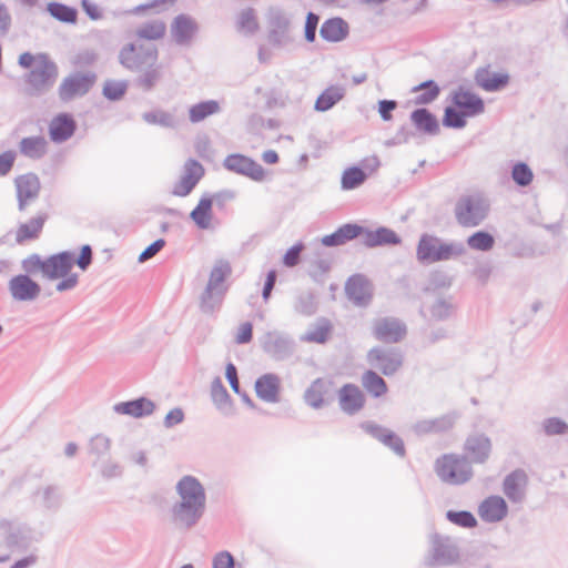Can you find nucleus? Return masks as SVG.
Here are the masks:
<instances>
[{"mask_svg":"<svg viewBox=\"0 0 568 568\" xmlns=\"http://www.w3.org/2000/svg\"><path fill=\"white\" fill-rule=\"evenodd\" d=\"M459 549L455 540L448 536L433 534L429 538V550L425 558L428 567H446L458 562Z\"/></svg>","mask_w":568,"mask_h":568,"instance_id":"423d86ee","label":"nucleus"},{"mask_svg":"<svg viewBox=\"0 0 568 568\" xmlns=\"http://www.w3.org/2000/svg\"><path fill=\"white\" fill-rule=\"evenodd\" d=\"M348 34V24L342 18H332L323 22L320 36L328 42H339Z\"/></svg>","mask_w":568,"mask_h":568,"instance_id":"f704fd0d","label":"nucleus"},{"mask_svg":"<svg viewBox=\"0 0 568 568\" xmlns=\"http://www.w3.org/2000/svg\"><path fill=\"white\" fill-rule=\"evenodd\" d=\"M457 415L455 413H450L432 419L418 420L413 425L412 429L417 436L442 434L450 430L454 427Z\"/></svg>","mask_w":568,"mask_h":568,"instance_id":"412c9836","label":"nucleus"},{"mask_svg":"<svg viewBox=\"0 0 568 568\" xmlns=\"http://www.w3.org/2000/svg\"><path fill=\"white\" fill-rule=\"evenodd\" d=\"M190 217L201 230L209 229L212 220V199L203 196L191 212Z\"/></svg>","mask_w":568,"mask_h":568,"instance_id":"ea45409f","label":"nucleus"},{"mask_svg":"<svg viewBox=\"0 0 568 568\" xmlns=\"http://www.w3.org/2000/svg\"><path fill=\"white\" fill-rule=\"evenodd\" d=\"M326 384L322 378L315 379L304 393L305 403L312 408L318 409L324 405Z\"/></svg>","mask_w":568,"mask_h":568,"instance_id":"37998d69","label":"nucleus"},{"mask_svg":"<svg viewBox=\"0 0 568 568\" xmlns=\"http://www.w3.org/2000/svg\"><path fill=\"white\" fill-rule=\"evenodd\" d=\"M373 334L384 343H398L406 335V325L395 317H382L374 321Z\"/></svg>","mask_w":568,"mask_h":568,"instance_id":"4468645a","label":"nucleus"},{"mask_svg":"<svg viewBox=\"0 0 568 568\" xmlns=\"http://www.w3.org/2000/svg\"><path fill=\"white\" fill-rule=\"evenodd\" d=\"M9 291L13 300L27 302L34 301L39 296L41 287L28 274H20L9 281Z\"/></svg>","mask_w":568,"mask_h":568,"instance_id":"6ab92c4d","label":"nucleus"},{"mask_svg":"<svg viewBox=\"0 0 568 568\" xmlns=\"http://www.w3.org/2000/svg\"><path fill=\"white\" fill-rule=\"evenodd\" d=\"M345 293L356 306H367L372 300V285L364 275L355 274L347 280Z\"/></svg>","mask_w":568,"mask_h":568,"instance_id":"a211bd4d","label":"nucleus"},{"mask_svg":"<svg viewBox=\"0 0 568 568\" xmlns=\"http://www.w3.org/2000/svg\"><path fill=\"white\" fill-rule=\"evenodd\" d=\"M465 452L474 463H485L491 450V442L484 434H476L467 437L465 442Z\"/></svg>","mask_w":568,"mask_h":568,"instance_id":"bb28decb","label":"nucleus"},{"mask_svg":"<svg viewBox=\"0 0 568 568\" xmlns=\"http://www.w3.org/2000/svg\"><path fill=\"white\" fill-rule=\"evenodd\" d=\"M223 166L230 172L246 176L255 182H262L266 178V171L260 163L240 153L227 155L223 161Z\"/></svg>","mask_w":568,"mask_h":568,"instance_id":"9b49d317","label":"nucleus"},{"mask_svg":"<svg viewBox=\"0 0 568 568\" xmlns=\"http://www.w3.org/2000/svg\"><path fill=\"white\" fill-rule=\"evenodd\" d=\"M281 378L273 373H266L255 381L256 396L266 403L280 400Z\"/></svg>","mask_w":568,"mask_h":568,"instance_id":"5701e85b","label":"nucleus"},{"mask_svg":"<svg viewBox=\"0 0 568 568\" xmlns=\"http://www.w3.org/2000/svg\"><path fill=\"white\" fill-rule=\"evenodd\" d=\"M211 396L219 408L230 403L231 397L220 377L214 378L212 382Z\"/></svg>","mask_w":568,"mask_h":568,"instance_id":"680f3d73","label":"nucleus"},{"mask_svg":"<svg viewBox=\"0 0 568 568\" xmlns=\"http://www.w3.org/2000/svg\"><path fill=\"white\" fill-rule=\"evenodd\" d=\"M363 243L367 247L397 245L400 237L390 229L381 226L375 231L364 229Z\"/></svg>","mask_w":568,"mask_h":568,"instance_id":"473e14b6","label":"nucleus"},{"mask_svg":"<svg viewBox=\"0 0 568 568\" xmlns=\"http://www.w3.org/2000/svg\"><path fill=\"white\" fill-rule=\"evenodd\" d=\"M367 359L386 376L395 374L403 365V354L395 347H374L368 352Z\"/></svg>","mask_w":568,"mask_h":568,"instance_id":"f8f14e48","label":"nucleus"},{"mask_svg":"<svg viewBox=\"0 0 568 568\" xmlns=\"http://www.w3.org/2000/svg\"><path fill=\"white\" fill-rule=\"evenodd\" d=\"M111 447V440L110 438L103 436V435H95L90 440V453L95 455L97 458H100L104 455H106Z\"/></svg>","mask_w":568,"mask_h":568,"instance_id":"69168bd1","label":"nucleus"},{"mask_svg":"<svg viewBox=\"0 0 568 568\" xmlns=\"http://www.w3.org/2000/svg\"><path fill=\"white\" fill-rule=\"evenodd\" d=\"M179 499L171 507V519L183 530L194 528L206 510V491L201 481L191 475L183 476L175 485Z\"/></svg>","mask_w":568,"mask_h":568,"instance_id":"f257e3e1","label":"nucleus"},{"mask_svg":"<svg viewBox=\"0 0 568 568\" xmlns=\"http://www.w3.org/2000/svg\"><path fill=\"white\" fill-rule=\"evenodd\" d=\"M366 180L365 172L353 166L344 171L342 175V189L344 190H353L363 184Z\"/></svg>","mask_w":568,"mask_h":568,"instance_id":"6e6d98bb","label":"nucleus"},{"mask_svg":"<svg viewBox=\"0 0 568 568\" xmlns=\"http://www.w3.org/2000/svg\"><path fill=\"white\" fill-rule=\"evenodd\" d=\"M467 115L462 110L454 106H446L443 116V125L453 129H463L466 126Z\"/></svg>","mask_w":568,"mask_h":568,"instance_id":"864d4df0","label":"nucleus"},{"mask_svg":"<svg viewBox=\"0 0 568 568\" xmlns=\"http://www.w3.org/2000/svg\"><path fill=\"white\" fill-rule=\"evenodd\" d=\"M34 496L39 499L41 507L51 510L60 506L59 488L53 485L39 488Z\"/></svg>","mask_w":568,"mask_h":568,"instance_id":"de8ad7c7","label":"nucleus"},{"mask_svg":"<svg viewBox=\"0 0 568 568\" xmlns=\"http://www.w3.org/2000/svg\"><path fill=\"white\" fill-rule=\"evenodd\" d=\"M295 311L302 315L311 316L316 312V303L312 293L301 294L295 303Z\"/></svg>","mask_w":568,"mask_h":568,"instance_id":"0e129e2a","label":"nucleus"},{"mask_svg":"<svg viewBox=\"0 0 568 568\" xmlns=\"http://www.w3.org/2000/svg\"><path fill=\"white\" fill-rule=\"evenodd\" d=\"M95 80L94 74L74 73L63 79L59 87V98L64 101H71L75 97L84 95L89 92Z\"/></svg>","mask_w":568,"mask_h":568,"instance_id":"ddd939ff","label":"nucleus"},{"mask_svg":"<svg viewBox=\"0 0 568 568\" xmlns=\"http://www.w3.org/2000/svg\"><path fill=\"white\" fill-rule=\"evenodd\" d=\"M47 220V214H40L32 217L29 222L21 224L17 231V241L22 243L27 240H33L39 236L43 224Z\"/></svg>","mask_w":568,"mask_h":568,"instance_id":"a19ab883","label":"nucleus"},{"mask_svg":"<svg viewBox=\"0 0 568 568\" xmlns=\"http://www.w3.org/2000/svg\"><path fill=\"white\" fill-rule=\"evenodd\" d=\"M74 264V253L63 251L53 254L44 260L43 277L48 280H58L67 276Z\"/></svg>","mask_w":568,"mask_h":568,"instance_id":"2eb2a0df","label":"nucleus"},{"mask_svg":"<svg viewBox=\"0 0 568 568\" xmlns=\"http://www.w3.org/2000/svg\"><path fill=\"white\" fill-rule=\"evenodd\" d=\"M489 204L480 195L462 196L455 204V217L464 227H475L487 216Z\"/></svg>","mask_w":568,"mask_h":568,"instance_id":"0eeeda50","label":"nucleus"},{"mask_svg":"<svg viewBox=\"0 0 568 568\" xmlns=\"http://www.w3.org/2000/svg\"><path fill=\"white\" fill-rule=\"evenodd\" d=\"M363 387L374 397H381L386 394V382L374 371H367L362 376Z\"/></svg>","mask_w":568,"mask_h":568,"instance_id":"a18cd8bd","label":"nucleus"},{"mask_svg":"<svg viewBox=\"0 0 568 568\" xmlns=\"http://www.w3.org/2000/svg\"><path fill=\"white\" fill-rule=\"evenodd\" d=\"M361 427L365 433H367L382 444H385L387 440L392 439L397 440V435L393 430L383 427L374 422H364L361 424Z\"/></svg>","mask_w":568,"mask_h":568,"instance_id":"3c124183","label":"nucleus"},{"mask_svg":"<svg viewBox=\"0 0 568 568\" xmlns=\"http://www.w3.org/2000/svg\"><path fill=\"white\" fill-rule=\"evenodd\" d=\"M331 332V324L326 320H322L321 323L314 328L306 332L301 341L308 343L323 344L328 339Z\"/></svg>","mask_w":568,"mask_h":568,"instance_id":"5fc2aeb1","label":"nucleus"},{"mask_svg":"<svg viewBox=\"0 0 568 568\" xmlns=\"http://www.w3.org/2000/svg\"><path fill=\"white\" fill-rule=\"evenodd\" d=\"M508 507L499 496L486 498L478 508V514L484 521L498 523L507 516Z\"/></svg>","mask_w":568,"mask_h":568,"instance_id":"cd10ccee","label":"nucleus"},{"mask_svg":"<svg viewBox=\"0 0 568 568\" xmlns=\"http://www.w3.org/2000/svg\"><path fill=\"white\" fill-rule=\"evenodd\" d=\"M345 97V88L342 85H331L325 89L316 99L314 109L318 112L331 110Z\"/></svg>","mask_w":568,"mask_h":568,"instance_id":"4c0bfd02","label":"nucleus"},{"mask_svg":"<svg viewBox=\"0 0 568 568\" xmlns=\"http://www.w3.org/2000/svg\"><path fill=\"white\" fill-rule=\"evenodd\" d=\"M22 268L28 274H37L40 272L43 275L44 260L38 254H32L22 261Z\"/></svg>","mask_w":568,"mask_h":568,"instance_id":"338daca9","label":"nucleus"},{"mask_svg":"<svg viewBox=\"0 0 568 568\" xmlns=\"http://www.w3.org/2000/svg\"><path fill=\"white\" fill-rule=\"evenodd\" d=\"M453 104L465 112L467 116H476L485 111L483 99L469 90L459 87L452 94Z\"/></svg>","mask_w":568,"mask_h":568,"instance_id":"aec40b11","label":"nucleus"},{"mask_svg":"<svg viewBox=\"0 0 568 568\" xmlns=\"http://www.w3.org/2000/svg\"><path fill=\"white\" fill-rule=\"evenodd\" d=\"M452 298H437L430 307L432 317L437 321L447 320L454 312Z\"/></svg>","mask_w":568,"mask_h":568,"instance_id":"13d9d810","label":"nucleus"},{"mask_svg":"<svg viewBox=\"0 0 568 568\" xmlns=\"http://www.w3.org/2000/svg\"><path fill=\"white\" fill-rule=\"evenodd\" d=\"M467 252L460 241H444L438 236L424 233L417 244L416 257L422 264H433L456 260Z\"/></svg>","mask_w":568,"mask_h":568,"instance_id":"7ed1b4c3","label":"nucleus"},{"mask_svg":"<svg viewBox=\"0 0 568 568\" xmlns=\"http://www.w3.org/2000/svg\"><path fill=\"white\" fill-rule=\"evenodd\" d=\"M439 479L448 485H463L473 477V468L465 456L445 454L435 462Z\"/></svg>","mask_w":568,"mask_h":568,"instance_id":"20e7f679","label":"nucleus"},{"mask_svg":"<svg viewBox=\"0 0 568 568\" xmlns=\"http://www.w3.org/2000/svg\"><path fill=\"white\" fill-rule=\"evenodd\" d=\"M113 409L121 415L142 418L154 413L155 404L146 397H140L133 400L118 403L114 405Z\"/></svg>","mask_w":568,"mask_h":568,"instance_id":"a878e982","label":"nucleus"},{"mask_svg":"<svg viewBox=\"0 0 568 568\" xmlns=\"http://www.w3.org/2000/svg\"><path fill=\"white\" fill-rule=\"evenodd\" d=\"M364 233V227L354 223H346L339 226L334 233L322 237L321 242L324 246H341Z\"/></svg>","mask_w":568,"mask_h":568,"instance_id":"c756f323","label":"nucleus"},{"mask_svg":"<svg viewBox=\"0 0 568 568\" xmlns=\"http://www.w3.org/2000/svg\"><path fill=\"white\" fill-rule=\"evenodd\" d=\"M232 266L229 261L220 258L216 260L210 276L206 286L213 290H226L227 286L224 284L225 280L231 276Z\"/></svg>","mask_w":568,"mask_h":568,"instance_id":"e433bc0d","label":"nucleus"},{"mask_svg":"<svg viewBox=\"0 0 568 568\" xmlns=\"http://www.w3.org/2000/svg\"><path fill=\"white\" fill-rule=\"evenodd\" d=\"M128 90L126 81L108 80L103 85V95L111 100H120Z\"/></svg>","mask_w":568,"mask_h":568,"instance_id":"052dcab7","label":"nucleus"},{"mask_svg":"<svg viewBox=\"0 0 568 568\" xmlns=\"http://www.w3.org/2000/svg\"><path fill=\"white\" fill-rule=\"evenodd\" d=\"M19 152L30 160H41L48 153V141L43 135H33L21 139Z\"/></svg>","mask_w":568,"mask_h":568,"instance_id":"72a5a7b5","label":"nucleus"},{"mask_svg":"<svg viewBox=\"0 0 568 568\" xmlns=\"http://www.w3.org/2000/svg\"><path fill=\"white\" fill-rule=\"evenodd\" d=\"M237 31L247 36L254 34L258 30L256 12L253 8L242 10L237 16Z\"/></svg>","mask_w":568,"mask_h":568,"instance_id":"49530a36","label":"nucleus"},{"mask_svg":"<svg viewBox=\"0 0 568 568\" xmlns=\"http://www.w3.org/2000/svg\"><path fill=\"white\" fill-rule=\"evenodd\" d=\"M0 529L3 534L4 546L11 551L27 552L41 539L34 528L27 524L1 519Z\"/></svg>","mask_w":568,"mask_h":568,"instance_id":"39448f33","label":"nucleus"},{"mask_svg":"<svg viewBox=\"0 0 568 568\" xmlns=\"http://www.w3.org/2000/svg\"><path fill=\"white\" fill-rule=\"evenodd\" d=\"M220 104L215 100H207L192 105L189 110V119L192 123H199L207 116L219 113Z\"/></svg>","mask_w":568,"mask_h":568,"instance_id":"79ce46f5","label":"nucleus"},{"mask_svg":"<svg viewBox=\"0 0 568 568\" xmlns=\"http://www.w3.org/2000/svg\"><path fill=\"white\" fill-rule=\"evenodd\" d=\"M17 183V195L19 201V210H26V206L29 201L34 200L39 195L40 191V181L39 178L29 173L26 175H21L16 180Z\"/></svg>","mask_w":568,"mask_h":568,"instance_id":"393cba45","label":"nucleus"},{"mask_svg":"<svg viewBox=\"0 0 568 568\" xmlns=\"http://www.w3.org/2000/svg\"><path fill=\"white\" fill-rule=\"evenodd\" d=\"M542 429L547 436L565 435L568 433V424L558 417H549L542 422Z\"/></svg>","mask_w":568,"mask_h":568,"instance_id":"e2e57ef3","label":"nucleus"},{"mask_svg":"<svg viewBox=\"0 0 568 568\" xmlns=\"http://www.w3.org/2000/svg\"><path fill=\"white\" fill-rule=\"evenodd\" d=\"M513 181L521 187L528 186L534 180L531 169L525 162H517L511 169Z\"/></svg>","mask_w":568,"mask_h":568,"instance_id":"4d7b16f0","label":"nucleus"},{"mask_svg":"<svg viewBox=\"0 0 568 568\" xmlns=\"http://www.w3.org/2000/svg\"><path fill=\"white\" fill-rule=\"evenodd\" d=\"M212 568H235V559L231 552L220 551L213 557Z\"/></svg>","mask_w":568,"mask_h":568,"instance_id":"774afa93","label":"nucleus"},{"mask_svg":"<svg viewBox=\"0 0 568 568\" xmlns=\"http://www.w3.org/2000/svg\"><path fill=\"white\" fill-rule=\"evenodd\" d=\"M165 22L156 19L140 24L135 30V36L139 39L155 41L162 39L165 36Z\"/></svg>","mask_w":568,"mask_h":568,"instance_id":"58836bf2","label":"nucleus"},{"mask_svg":"<svg viewBox=\"0 0 568 568\" xmlns=\"http://www.w3.org/2000/svg\"><path fill=\"white\" fill-rule=\"evenodd\" d=\"M446 518L450 523H453L457 526L464 527V528H473L477 525V520H476L475 516L470 511H467V510H460V511L448 510L446 513Z\"/></svg>","mask_w":568,"mask_h":568,"instance_id":"bf43d9fd","label":"nucleus"},{"mask_svg":"<svg viewBox=\"0 0 568 568\" xmlns=\"http://www.w3.org/2000/svg\"><path fill=\"white\" fill-rule=\"evenodd\" d=\"M262 349L276 361L288 358L294 352V341L285 333L270 331L260 338Z\"/></svg>","mask_w":568,"mask_h":568,"instance_id":"9d476101","label":"nucleus"},{"mask_svg":"<svg viewBox=\"0 0 568 568\" xmlns=\"http://www.w3.org/2000/svg\"><path fill=\"white\" fill-rule=\"evenodd\" d=\"M267 40L277 49L285 48L294 42L291 30V19L281 8H270L266 13Z\"/></svg>","mask_w":568,"mask_h":568,"instance_id":"6e6552de","label":"nucleus"},{"mask_svg":"<svg viewBox=\"0 0 568 568\" xmlns=\"http://www.w3.org/2000/svg\"><path fill=\"white\" fill-rule=\"evenodd\" d=\"M77 123L69 113H59L49 124V135L54 143L68 141L75 132Z\"/></svg>","mask_w":568,"mask_h":568,"instance_id":"4be33fe9","label":"nucleus"},{"mask_svg":"<svg viewBox=\"0 0 568 568\" xmlns=\"http://www.w3.org/2000/svg\"><path fill=\"white\" fill-rule=\"evenodd\" d=\"M410 121L416 130L427 135H437L440 131L437 118L425 108H419L410 113Z\"/></svg>","mask_w":568,"mask_h":568,"instance_id":"2f4dec72","label":"nucleus"},{"mask_svg":"<svg viewBox=\"0 0 568 568\" xmlns=\"http://www.w3.org/2000/svg\"><path fill=\"white\" fill-rule=\"evenodd\" d=\"M419 91H422V93L416 95V98H415V103L418 105H425V104L432 103L433 101H435L438 98V95L440 93L439 87L433 80L424 81L413 88V92H419Z\"/></svg>","mask_w":568,"mask_h":568,"instance_id":"c03bdc74","label":"nucleus"},{"mask_svg":"<svg viewBox=\"0 0 568 568\" xmlns=\"http://www.w3.org/2000/svg\"><path fill=\"white\" fill-rule=\"evenodd\" d=\"M226 290H213L205 286L200 296V310L206 315H213L220 311Z\"/></svg>","mask_w":568,"mask_h":568,"instance_id":"c9c22d12","label":"nucleus"},{"mask_svg":"<svg viewBox=\"0 0 568 568\" xmlns=\"http://www.w3.org/2000/svg\"><path fill=\"white\" fill-rule=\"evenodd\" d=\"M475 81L483 90L487 92H496L508 84L509 75L507 73L493 72L489 67H484L476 71Z\"/></svg>","mask_w":568,"mask_h":568,"instance_id":"c85d7f7f","label":"nucleus"},{"mask_svg":"<svg viewBox=\"0 0 568 568\" xmlns=\"http://www.w3.org/2000/svg\"><path fill=\"white\" fill-rule=\"evenodd\" d=\"M57 77L58 68L55 63L49 60L45 54H40L27 81L31 85L33 93L40 94L53 85Z\"/></svg>","mask_w":568,"mask_h":568,"instance_id":"1a4fd4ad","label":"nucleus"},{"mask_svg":"<svg viewBox=\"0 0 568 568\" xmlns=\"http://www.w3.org/2000/svg\"><path fill=\"white\" fill-rule=\"evenodd\" d=\"M170 31L176 44L190 45L199 31V24L191 16L181 13L173 19Z\"/></svg>","mask_w":568,"mask_h":568,"instance_id":"dca6fc26","label":"nucleus"},{"mask_svg":"<svg viewBox=\"0 0 568 568\" xmlns=\"http://www.w3.org/2000/svg\"><path fill=\"white\" fill-rule=\"evenodd\" d=\"M527 476L524 470L516 469L504 479V493L513 503H521L525 498Z\"/></svg>","mask_w":568,"mask_h":568,"instance_id":"7c9ffc66","label":"nucleus"},{"mask_svg":"<svg viewBox=\"0 0 568 568\" xmlns=\"http://www.w3.org/2000/svg\"><path fill=\"white\" fill-rule=\"evenodd\" d=\"M142 119L149 124H156L169 129H173L178 124L175 116L172 113L164 110H153L150 112H144L142 114Z\"/></svg>","mask_w":568,"mask_h":568,"instance_id":"09e8293b","label":"nucleus"},{"mask_svg":"<svg viewBox=\"0 0 568 568\" xmlns=\"http://www.w3.org/2000/svg\"><path fill=\"white\" fill-rule=\"evenodd\" d=\"M338 400L341 409L348 415L356 414L365 404L364 394L354 384H346L339 389Z\"/></svg>","mask_w":568,"mask_h":568,"instance_id":"b1692460","label":"nucleus"},{"mask_svg":"<svg viewBox=\"0 0 568 568\" xmlns=\"http://www.w3.org/2000/svg\"><path fill=\"white\" fill-rule=\"evenodd\" d=\"M467 245L473 250L487 252L494 247L495 239L486 231H477L467 239Z\"/></svg>","mask_w":568,"mask_h":568,"instance_id":"603ef678","label":"nucleus"},{"mask_svg":"<svg viewBox=\"0 0 568 568\" xmlns=\"http://www.w3.org/2000/svg\"><path fill=\"white\" fill-rule=\"evenodd\" d=\"M48 12L57 20L65 23H75L78 11L59 2H50L47 7Z\"/></svg>","mask_w":568,"mask_h":568,"instance_id":"8fccbe9b","label":"nucleus"},{"mask_svg":"<svg viewBox=\"0 0 568 568\" xmlns=\"http://www.w3.org/2000/svg\"><path fill=\"white\" fill-rule=\"evenodd\" d=\"M204 175V169L200 162L190 159L184 164L183 174L173 189L176 196L189 195Z\"/></svg>","mask_w":568,"mask_h":568,"instance_id":"f3484780","label":"nucleus"},{"mask_svg":"<svg viewBox=\"0 0 568 568\" xmlns=\"http://www.w3.org/2000/svg\"><path fill=\"white\" fill-rule=\"evenodd\" d=\"M158 59L159 50L152 43H126L118 54V61L125 70L139 73L135 84L144 92L152 91L162 79Z\"/></svg>","mask_w":568,"mask_h":568,"instance_id":"f03ea898","label":"nucleus"}]
</instances>
